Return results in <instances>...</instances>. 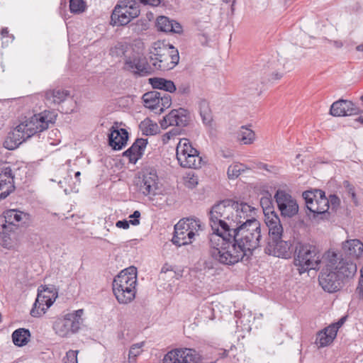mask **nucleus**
Wrapping results in <instances>:
<instances>
[{
	"label": "nucleus",
	"mask_w": 363,
	"mask_h": 363,
	"mask_svg": "<svg viewBox=\"0 0 363 363\" xmlns=\"http://www.w3.org/2000/svg\"><path fill=\"white\" fill-rule=\"evenodd\" d=\"M216 216L223 219L220 223L230 229L250 258L261 246L262 233L260 223L252 217L255 208L246 203L226 199L215 205Z\"/></svg>",
	"instance_id": "1"
},
{
	"label": "nucleus",
	"mask_w": 363,
	"mask_h": 363,
	"mask_svg": "<svg viewBox=\"0 0 363 363\" xmlns=\"http://www.w3.org/2000/svg\"><path fill=\"white\" fill-rule=\"evenodd\" d=\"M214 211L212 206L208 212L209 223L213 233L210 237L211 257L220 264L234 265L240 261L247 260V255L230 229L225 228L223 219Z\"/></svg>",
	"instance_id": "2"
},
{
	"label": "nucleus",
	"mask_w": 363,
	"mask_h": 363,
	"mask_svg": "<svg viewBox=\"0 0 363 363\" xmlns=\"http://www.w3.org/2000/svg\"><path fill=\"white\" fill-rule=\"evenodd\" d=\"M55 120V116L46 111L21 118L18 125L9 134L4 147L8 150L17 148L33 135L47 130Z\"/></svg>",
	"instance_id": "3"
},
{
	"label": "nucleus",
	"mask_w": 363,
	"mask_h": 363,
	"mask_svg": "<svg viewBox=\"0 0 363 363\" xmlns=\"http://www.w3.org/2000/svg\"><path fill=\"white\" fill-rule=\"evenodd\" d=\"M137 268L131 266L123 269L113 281V292L121 304L130 303L135 297Z\"/></svg>",
	"instance_id": "4"
},
{
	"label": "nucleus",
	"mask_w": 363,
	"mask_h": 363,
	"mask_svg": "<svg viewBox=\"0 0 363 363\" xmlns=\"http://www.w3.org/2000/svg\"><path fill=\"white\" fill-rule=\"evenodd\" d=\"M320 262L321 254L318 247L309 243L296 244L294 264L300 274L319 268Z\"/></svg>",
	"instance_id": "5"
},
{
	"label": "nucleus",
	"mask_w": 363,
	"mask_h": 363,
	"mask_svg": "<svg viewBox=\"0 0 363 363\" xmlns=\"http://www.w3.org/2000/svg\"><path fill=\"white\" fill-rule=\"evenodd\" d=\"M151 52L150 63L153 72L155 70H169L173 69L179 60V52L172 45H164L163 48H155Z\"/></svg>",
	"instance_id": "6"
},
{
	"label": "nucleus",
	"mask_w": 363,
	"mask_h": 363,
	"mask_svg": "<svg viewBox=\"0 0 363 363\" xmlns=\"http://www.w3.org/2000/svg\"><path fill=\"white\" fill-rule=\"evenodd\" d=\"M140 13V5L135 0H121L115 6L111 16L113 26H123L128 24Z\"/></svg>",
	"instance_id": "7"
},
{
	"label": "nucleus",
	"mask_w": 363,
	"mask_h": 363,
	"mask_svg": "<svg viewBox=\"0 0 363 363\" xmlns=\"http://www.w3.org/2000/svg\"><path fill=\"white\" fill-rule=\"evenodd\" d=\"M176 156L179 164L184 168L199 169L203 164L199 152L192 147L186 138L180 139L176 148Z\"/></svg>",
	"instance_id": "8"
},
{
	"label": "nucleus",
	"mask_w": 363,
	"mask_h": 363,
	"mask_svg": "<svg viewBox=\"0 0 363 363\" xmlns=\"http://www.w3.org/2000/svg\"><path fill=\"white\" fill-rule=\"evenodd\" d=\"M323 262H327L342 279V278L353 277L357 272L356 263L348 259H344L341 255L334 251L328 250L323 257Z\"/></svg>",
	"instance_id": "9"
},
{
	"label": "nucleus",
	"mask_w": 363,
	"mask_h": 363,
	"mask_svg": "<svg viewBox=\"0 0 363 363\" xmlns=\"http://www.w3.org/2000/svg\"><path fill=\"white\" fill-rule=\"evenodd\" d=\"M83 313L84 311L79 309L74 313L66 315L63 318L55 320L53 324L55 333L60 337H67L78 332L83 323Z\"/></svg>",
	"instance_id": "10"
},
{
	"label": "nucleus",
	"mask_w": 363,
	"mask_h": 363,
	"mask_svg": "<svg viewBox=\"0 0 363 363\" xmlns=\"http://www.w3.org/2000/svg\"><path fill=\"white\" fill-rule=\"evenodd\" d=\"M158 176L152 168L142 170L135 181L138 191L145 196L157 194L159 190Z\"/></svg>",
	"instance_id": "11"
},
{
	"label": "nucleus",
	"mask_w": 363,
	"mask_h": 363,
	"mask_svg": "<svg viewBox=\"0 0 363 363\" xmlns=\"http://www.w3.org/2000/svg\"><path fill=\"white\" fill-rule=\"evenodd\" d=\"M307 208L314 214H324L329 209V200L320 189L306 191L303 193Z\"/></svg>",
	"instance_id": "12"
},
{
	"label": "nucleus",
	"mask_w": 363,
	"mask_h": 363,
	"mask_svg": "<svg viewBox=\"0 0 363 363\" xmlns=\"http://www.w3.org/2000/svg\"><path fill=\"white\" fill-rule=\"evenodd\" d=\"M200 355L191 348H177L168 352L162 359V363H197Z\"/></svg>",
	"instance_id": "13"
},
{
	"label": "nucleus",
	"mask_w": 363,
	"mask_h": 363,
	"mask_svg": "<svg viewBox=\"0 0 363 363\" xmlns=\"http://www.w3.org/2000/svg\"><path fill=\"white\" fill-rule=\"evenodd\" d=\"M274 198L281 216L291 218L298 211L296 200L284 190L277 191Z\"/></svg>",
	"instance_id": "14"
},
{
	"label": "nucleus",
	"mask_w": 363,
	"mask_h": 363,
	"mask_svg": "<svg viewBox=\"0 0 363 363\" xmlns=\"http://www.w3.org/2000/svg\"><path fill=\"white\" fill-rule=\"evenodd\" d=\"M125 68L140 76H147L153 73L150 60L148 61L145 57L138 54L125 58Z\"/></svg>",
	"instance_id": "15"
},
{
	"label": "nucleus",
	"mask_w": 363,
	"mask_h": 363,
	"mask_svg": "<svg viewBox=\"0 0 363 363\" xmlns=\"http://www.w3.org/2000/svg\"><path fill=\"white\" fill-rule=\"evenodd\" d=\"M318 276L319 284L325 291L333 293L340 288L341 279L332 267L328 266L327 262Z\"/></svg>",
	"instance_id": "16"
},
{
	"label": "nucleus",
	"mask_w": 363,
	"mask_h": 363,
	"mask_svg": "<svg viewBox=\"0 0 363 363\" xmlns=\"http://www.w3.org/2000/svg\"><path fill=\"white\" fill-rule=\"evenodd\" d=\"M29 220V215L16 209L5 211L0 216V225L10 229L18 230Z\"/></svg>",
	"instance_id": "17"
},
{
	"label": "nucleus",
	"mask_w": 363,
	"mask_h": 363,
	"mask_svg": "<svg viewBox=\"0 0 363 363\" xmlns=\"http://www.w3.org/2000/svg\"><path fill=\"white\" fill-rule=\"evenodd\" d=\"M189 118V112L186 109L179 108L172 110L166 115L161 121L160 125L163 129L172 125L182 128L188 125Z\"/></svg>",
	"instance_id": "18"
},
{
	"label": "nucleus",
	"mask_w": 363,
	"mask_h": 363,
	"mask_svg": "<svg viewBox=\"0 0 363 363\" xmlns=\"http://www.w3.org/2000/svg\"><path fill=\"white\" fill-rule=\"evenodd\" d=\"M280 237L278 239L268 240L264 248L265 253L274 257L288 258L291 256V244Z\"/></svg>",
	"instance_id": "19"
},
{
	"label": "nucleus",
	"mask_w": 363,
	"mask_h": 363,
	"mask_svg": "<svg viewBox=\"0 0 363 363\" xmlns=\"http://www.w3.org/2000/svg\"><path fill=\"white\" fill-rule=\"evenodd\" d=\"M264 222L268 228V240L283 237L284 228L277 213L271 209L264 211Z\"/></svg>",
	"instance_id": "20"
},
{
	"label": "nucleus",
	"mask_w": 363,
	"mask_h": 363,
	"mask_svg": "<svg viewBox=\"0 0 363 363\" xmlns=\"http://www.w3.org/2000/svg\"><path fill=\"white\" fill-rule=\"evenodd\" d=\"M361 110L352 101L340 99L335 101L330 106V113L335 117L357 115Z\"/></svg>",
	"instance_id": "21"
},
{
	"label": "nucleus",
	"mask_w": 363,
	"mask_h": 363,
	"mask_svg": "<svg viewBox=\"0 0 363 363\" xmlns=\"http://www.w3.org/2000/svg\"><path fill=\"white\" fill-rule=\"evenodd\" d=\"M128 139V131L124 128H118L117 123L110 128L108 144L113 150H121L126 145Z\"/></svg>",
	"instance_id": "22"
},
{
	"label": "nucleus",
	"mask_w": 363,
	"mask_h": 363,
	"mask_svg": "<svg viewBox=\"0 0 363 363\" xmlns=\"http://www.w3.org/2000/svg\"><path fill=\"white\" fill-rule=\"evenodd\" d=\"M17 242L18 230L0 225V245L5 248L11 249L17 245Z\"/></svg>",
	"instance_id": "23"
},
{
	"label": "nucleus",
	"mask_w": 363,
	"mask_h": 363,
	"mask_svg": "<svg viewBox=\"0 0 363 363\" xmlns=\"http://www.w3.org/2000/svg\"><path fill=\"white\" fill-rule=\"evenodd\" d=\"M156 27L158 30L165 33H181L182 32L180 23L164 16L157 17Z\"/></svg>",
	"instance_id": "24"
},
{
	"label": "nucleus",
	"mask_w": 363,
	"mask_h": 363,
	"mask_svg": "<svg viewBox=\"0 0 363 363\" xmlns=\"http://www.w3.org/2000/svg\"><path fill=\"white\" fill-rule=\"evenodd\" d=\"M147 143V141L146 139H137L132 146L124 152V156L128 157L130 162L136 163L143 155Z\"/></svg>",
	"instance_id": "25"
},
{
	"label": "nucleus",
	"mask_w": 363,
	"mask_h": 363,
	"mask_svg": "<svg viewBox=\"0 0 363 363\" xmlns=\"http://www.w3.org/2000/svg\"><path fill=\"white\" fill-rule=\"evenodd\" d=\"M342 250L346 255L359 259L363 256V243L357 240H348L342 243Z\"/></svg>",
	"instance_id": "26"
},
{
	"label": "nucleus",
	"mask_w": 363,
	"mask_h": 363,
	"mask_svg": "<svg viewBox=\"0 0 363 363\" xmlns=\"http://www.w3.org/2000/svg\"><path fill=\"white\" fill-rule=\"evenodd\" d=\"M185 227L184 222L181 220L174 225V234L172 240L174 245L180 247L192 242L191 239L187 235L189 231Z\"/></svg>",
	"instance_id": "27"
},
{
	"label": "nucleus",
	"mask_w": 363,
	"mask_h": 363,
	"mask_svg": "<svg viewBox=\"0 0 363 363\" xmlns=\"http://www.w3.org/2000/svg\"><path fill=\"white\" fill-rule=\"evenodd\" d=\"M337 327L330 325L319 332L315 340L316 345L320 347H325L333 342L337 335Z\"/></svg>",
	"instance_id": "28"
},
{
	"label": "nucleus",
	"mask_w": 363,
	"mask_h": 363,
	"mask_svg": "<svg viewBox=\"0 0 363 363\" xmlns=\"http://www.w3.org/2000/svg\"><path fill=\"white\" fill-rule=\"evenodd\" d=\"M69 95L68 91L61 89L48 90L45 92V98L48 104H60L63 102Z\"/></svg>",
	"instance_id": "29"
},
{
	"label": "nucleus",
	"mask_w": 363,
	"mask_h": 363,
	"mask_svg": "<svg viewBox=\"0 0 363 363\" xmlns=\"http://www.w3.org/2000/svg\"><path fill=\"white\" fill-rule=\"evenodd\" d=\"M180 220L181 222H184V225L186 226L185 228L189 231L187 235H189V238H191L192 241L198 232L203 230L200 220L196 218H184Z\"/></svg>",
	"instance_id": "30"
},
{
	"label": "nucleus",
	"mask_w": 363,
	"mask_h": 363,
	"mask_svg": "<svg viewBox=\"0 0 363 363\" xmlns=\"http://www.w3.org/2000/svg\"><path fill=\"white\" fill-rule=\"evenodd\" d=\"M150 84L154 89L173 93L177 90L174 83L164 78L154 77L149 79Z\"/></svg>",
	"instance_id": "31"
},
{
	"label": "nucleus",
	"mask_w": 363,
	"mask_h": 363,
	"mask_svg": "<svg viewBox=\"0 0 363 363\" xmlns=\"http://www.w3.org/2000/svg\"><path fill=\"white\" fill-rule=\"evenodd\" d=\"M160 92L157 91H149L143 94L142 99L144 106L156 113L160 107Z\"/></svg>",
	"instance_id": "32"
},
{
	"label": "nucleus",
	"mask_w": 363,
	"mask_h": 363,
	"mask_svg": "<svg viewBox=\"0 0 363 363\" xmlns=\"http://www.w3.org/2000/svg\"><path fill=\"white\" fill-rule=\"evenodd\" d=\"M30 333L26 328H18L12 333V340L15 345L22 347L26 345L30 339Z\"/></svg>",
	"instance_id": "33"
},
{
	"label": "nucleus",
	"mask_w": 363,
	"mask_h": 363,
	"mask_svg": "<svg viewBox=\"0 0 363 363\" xmlns=\"http://www.w3.org/2000/svg\"><path fill=\"white\" fill-rule=\"evenodd\" d=\"M48 296L42 292L38 294L35 302L30 311V315L33 317H39L45 313V304L46 303Z\"/></svg>",
	"instance_id": "34"
},
{
	"label": "nucleus",
	"mask_w": 363,
	"mask_h": 363,
	"mask_svg": "<svg viewBox=\"0 0 363 363\" xmlns=\"http://www.w3.org/2000/svg\"><path fill=\"white\" fill-rule=\"evenodd\" d=\"M255 135V133L246 126H242L237 133L238 139L245 145L252 143Z\"/></svg>",
	"instance_id": "35"
},
{
	"label": "nucleus",
	"mask_w": 363,
	"mask_h": 363,
	"mask_svg": "<svg viewBox=\"0 0 363 363\" xmlns=\"http://www.w3.org/2000/svg\"><path fill=\"white\" fill-rule=\"evenodd\" d=\"M139 128L143 134L145 135H153L158 131L157 124L149 118H145L144 121H141Z\"/></svg>",
	"instance_id": "36"
},
{
	"label": "nucleus",
	"mask_w": 363,
	"mask_h": 363,
	"mask_svg": "<svg viewBox=\"0 0 363 363\" xmlns=\"http://www.w3.org/2000/svg\"><path fill=\"white\" fill-rule=\"evenodd\" d=\"M199 108L203 123L206 125H210L212 122V116L207 102L201 101L199 104Z\"/></svg>",
	"instance_id": "37"
},
{
	"label": "nucleus",
	"mask_w": 363,
	"mask_h": 363,
	"mask_svg": "<svg viewBox=\"0 0 363 363\" xmlns=\"http://www.w3.org/2000/svg\"><path fill=\"white\" fill-rule=\"evenodd\" d=\"M247 169L246 166L241 163H234L230 165L227 170L228 177L230 179H235L239 177V175L245 172Z\"/></svg>",
	"instance_id": "38"
},
{
	"label": "nucleus",
	"mask_w": 363,
	"mask_h": 363,
	"mask_svg": "<svg viewBox=\"0 0 363 363\" xmlns=\"http://www.w3.org/2000/svg\"><path fill=\"white\" fill-rule=\"evenodd\" d=\"M143 346L144 342L135 343L131 346L128 354V361L130 363H135L136 362V357L142 353Z\"/></svg>",
	"instance_id": "39"
},
{
	"label": "nucleus",
	"mask_w": 363,
	"mask_h": 363,
	"mask_svg": "<svg viewBox=\"0 0 363 363\" xmlns=\"http://www.w3.org/2000/svg\"><path fill=\"white\" fill-rule=\"evenodd\" d=\"M160 107L156 111L157 114L162 113L165 108H169L172 104V98L169 94L160 92Z\"/></svg>",
	"instance_id": "40"
},
{
	"label": "nucleus",
	"mask_w": 363,
	"mask_h": 363,
	"mask_svg": "<svg viewBox=\"0 0 363 363\" xmlns=\"http://www.w3.org/2000/svg\"><path fill=\"white\" fill-rule=\"evenodd\" d=\"M13 174L11 167L6 164L0 169V182H7V180L13 182Z\"/></svg>",
	"instance_id": "41"
},
{
	"label": "nucleus",
	"mask_w": 363,
	"mask_h": 363,
	"mask_svg": "<svg viewBox=\"0 0 363 363\" xmlns=\"http://www.w3.org/2000/svg\"><path fill=\"white\" fill-rule=\"evenodd\" d=\"M14 190V182H0V199H6Z\"/></svg>",
	"instance_id": "42"
},
{
	"label": "nucleus",
	"mask_w": 363,
	"mask_h": 363,
	"mask_svg": "<svg viewBox=\"0 0 363 363\" xmlns=\"http://www.w3.org/2000/svg\"><path fill=\"white\" fill-rule=\"evenodd\" d=\"M69 9L72 13H82L85 9V3L83 0H70Z\"/></svg>",
	"instance_id": "43"
},
{
	"label": "nucleus",
	"mask_w": 363,
	"mask_h": 363,
	"mask_svg": "<svg viewBox=\"0 0 363 363\" xmlns=\"http://www.w3.org/2000/svg\"><path fill=\"white\" fill-rule=\"evenodd\" d=\"M360 276L358 281V285L356 288L355 292L359 298L363 299V267L360 269Z\"/></svg>",
	"instance_id": "44"
},
{
	"label": "nucleus",
	"mask_w": 363,
	"mask_h": 363,
	"mask_svg": "<svg viewBox=\"0 0 363 363\" xmlns=\"http://www.w3.org/2000/svg\"><path fill=\"white\" fill-rule=\"evenodd\" d=\"M77 350H69L66 354L65 363H78L77 362Z\"/></svg>",
	"instance_id": "45"
},
{
	"label": "nucleus",
	"mask_w": 363,
	"mask_h": 363,
	"mask_svg": "<svg viewBox=\"0 0 363 363\" xmlns=\"http://www.w3.org/2000/svg\"><path fill=\"white\" fill-rule=\"evenodd\" d=\"M185 183L187 187L192 189L198 184V179L194 175L189 174L185 177Z\"/></svg>",
	"instance_id": "46"
},
{
	"label": "nucleus",
	"mask_w": 363,
	"mask_h": 363,
	"mask_svg": "<svg viewBox=\"0 0 363 363\" xmlns=\"http://www.w3.org/2000/svg\"><path fill=\"white\" fill-rule=\"evenodd\" d=\"M177 94L180 95H188L191 91V87L189 83H182L179 86Z\"/></svg>",
	"instance_id": "47"
},
{
	"label": "nucleus",
	"mask_w": 363,
	"mask_h": 363,
	"mask_svg": "<svg viewBox=\"0 0 363 363\" xmlns=\"http://www.w3.org/2000/svg\"><path fill=\"white\" fill-rule=\"evenodd\" d=\"M140 216V213L138 211H135L133 212L132 215L130 216V218H133V220H130V224L133 225H137L140 223L139 218Z\"/></svg>",
	"instance_id": "48"
},
{
	"label": "nucleus",
	"mask_w": 363,
	"mask_h": 363,
	"mask_svg": "<svg viewBox=\"0 0 363 363\" xmlns=\"http://www.w3.org/2000/svg\"><path fill=\"white\" fill-rule=\"evenodd\" d=\"M328 200L333 208H336L340 203L339 198L335 194L330 195Z\"/></svg>",
	"instance_id": "49"
},
{
	"label": "nucleus",
	"mask_w": 363,
	"mask_h": 363,
	"mask_svg": "<svg viewBox=\"0 0 363 363\" xmlns=\"http://www.w3.org/2000/svg\"><path fill=\"white\" fill-rule=\"evenodd\" d=\"M130 220H118L116 223V226L118 228L128 229L130 226Z\"/></svg>",
	"instance_id": "50"
},
{
	"label": "nucleus",
	"mask_w": 363,
	"mask_h": 363,
	"mask_svg": "<svg viewBox=\"0 0 363 363\" xmlns=\"http://www.w3.org/2000/svg\"><path fill=\"white\" fill-rule=\"evenodd\" d=\"M247 86H248L249 91L250 92H253L255 91L258 90L259 84L258 82H255L249 83L247 84Z\"/></svg>",
	"instance_id": "51"
},
{
	"label": "nucleus",
	"mask_w": 363,
	"mask_h": 363,
	"mask_svg": "<svg viewBox=\"0 0 363 363\" xmlns=\"http://www.w3.org/2000/svg\"><path fill=\"white\" fill-rule=\"evenodd\" d=\"M348 193L350 195L351 199H352V201L354 202V203L356 206H357L358 205V200H357V196H356L353 189L352 188H350L349 190H348Z\"/></svg>",
	"instance_id": "52"
},
{
	"label": "nucleus",
	"mask_w": 363,
	"mask_h": 363,
	"mask_svg": "<svg viewBox=\"0 0 363 363\" xmlns=\"http://www.w3.org/2000/svg\"><path fill=\"white\" fill-rule=\"evenodd\" d=\"M346 320V316L345 317H342L335 324H334L333 325H335L336 327H337V329L341 327L345 321Z\"/></svg>",
	"instance_id": "53"
},
{
	"label": "nucleus",
	"mask_w": 363,
	"mask_h": 363,
	"mask_svg": "<svg viewBox=\"0 0 363 363\" xmlns=\"http://www.w3.org/2000/svg\"><path fill=\"white\" fill-rule=\"evenodd\" d=\"M333 45L337 48H341L343 46L342 42L340 40H334L331 42Z\"/></svg>",
	"instance_id": "54"
},
{
	"label": "nucleus",
	"mask_w": 363,
	"mask_h": 363,
	"mask_svg": "<svg viewBox=\"0 0 363 363\" xmlns=\"http://www.w3.org/2000/svg\"><path fill=\"white\" fill-rule=\"evenodd\" d=\"M52 303H53V301L51 299V298L50 296H48L46 303L45 304V308H46V310H47L48 308H50L52 305Z\"/></svg>",
	"instance_id": "55"
},
{
	"label": "nucleus",
	"mask_w": 363,
	"mask_h": 363,
	"mask_svg": "<svg viewBox=\"0 0 363 363\" xmlns=\"http://www.w3.org/2000/svg\"><path fill=\"white\" fill-rule=\"evenodd\" d=\"M282 77L281 74L275 73L272 74V79L270 80H277L281 79Z\"/></svg>",
	"instance_id": "56"
},
{
	"label": "nucleus",
	"mask_w": 363,
	"mask_h": 363,
	"mask_svg": "<svg viewBox=\"0 0 363 363\" xmlns=\"http://www.w3.org/2000/svg\"><path fill=\"white\" fill-rule=\"evenodd\" d=\"M176 133H173L172 131H169L168 133H167L165 135H164V137H167V139H170V137L173 135H175Z\"/></svg>",
	"instance_id": "57"
},
{
	"label": "nucleus",
	"mask_w": 363,
	"mask_h": 363,
	"mask_svg": "<svg viewBox=\"0 0 363 363\" xmlns=\"http://www.w3.org/2000/svg\"><path fill=\"white\" fill-rule=\"evenodd\" d=\"M356 50L359 52H363V43L357 45Z\"/></svg>",
	"instance_id": "58"
},
{
	"label": "nucleus",
	"mask_w": 363,
	"mask_h": 363,
	"mask_svg": "<svg viewBox=\"0 0 363 363\" xmlns=\"http://www.w3.org/2000/svg\"><path fill=\"white\" fill-rule=\"evenodd\" d=\"M9 33L7 28H3L1 30V34L4 35L5 34H7Z\"/></svg>",
	"instance_id": "59"
},
{
	"label": "nucleus",
	"mask_w": 363,
	"mask_h": 363,
	"mask_svg": "<svg viewBox=\"0 0 363 363\" xmlns=\"http://www.w3.org/2000/svg\"><path fill=\"white\" fill-rule=\"evenodd\" d=\"M260 168H262V169H264L267 171H270L268 168H267V164H262V166L260 167Z\"/></svg>",
	"instance_id": "60"
},
{
	"label": "nucleus",
	"mask_w": 363,
	"mask_h": 363,
	"mask_svg": "<svg viewBox=\"0 0 363 363\" xmlns=\"http://www.w3.org/2000/svg\"><path fill=\"white\" fill-rule=\"evenodd\" d=\"M356 121L363 124V116H359Z\"/></svg>",
	"instance_id": "61"
},
{
	"label": "nucleus",
	"mask_w": 363,
	"mask_h": 363,
	"mask_svg": "<svg viewBox=\"0 0 363 363\" xmlns=\"http://www.w3.org/2000/svg\"><path fill=\"white\" fill-rule=\"evenodd\" d=\"M70 191H71V190H70V189H68L67 188H65V189H64V191H65V193L66 194H69V193H70Z\"/></svg>",
	"instance_id": "62"
},
{
	"label": "nucleus",
	"mask_w": 363,
	"mask_h": 363,
	"mask_svg": "<svg viewBox=\"0 0 363 363\" xmlns=\"http://www.w3.org/2000/svg\"><path fill=\"white\" fill-rule=\"evenodd\" d=\"M80 174H81L80 172H77L75 173V177H76V178L79 177L80 176Z\"/></svg>",
	"instance_id": "63"
},
{
	"label": "nucleus",
	"mask_w": 363,
	"mask_h": 363,
	"mask_svg": "<svg viewBox=\"0 0 363 363\" xmlns=\"http://www.w3.org/2000/svg\"><path fill=\"white\" fill-rule=\"evenodd\" d=\"M62 183H63V182H62V181H60V182H59V184L60 185V186H61L62 188H63V187H64V186L62 185Z\"/></svg>",
	"instance_id": "64"
}]
</instances>
